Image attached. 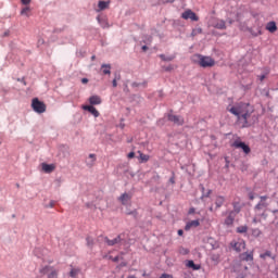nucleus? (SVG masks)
<instances>
[{"label": "nucleus", "mask_w": 278, "mask_h": 278, "mask_svg": "<svg viewBox=\"0 0 278 278\" xmlns=\"http://www.w3.org/2000/svg\"><path fill=\"white\" fill-rule=\"evenodd\" d=\"M228 112L237 116L239 123L242 124V127H249V118H251V114H253V110L249 103L240 102L233 106H228Z\"/></svg>", "instance_id": "nucleus-1"}, {"label": "nucleus", "mask_w": 278, "mask_h": 278, "mask_svg": "<svg viewBox=\"0 0 278 278\" xmlns=\"http://www.w3.org/2000/svg\"><path fill=\"white\" fill-rule=\"evenodd\" d=\"M192 62L199 64L202 68H212V66L216 65V61L212 56H205L203 54L193 55Z\"/></svg>", "instance_id": "nucleus-2"}, {"label": "nucleus", "mask_w": 278, "mask_h": 278, "mask_svg": "<svg viewBox=\"0 0 278 278\" xmlns=\"http://www.w3.org/2000/svg\"><path fill=\"white\" fill-rule=\"evenodd\" d=\"M31 108L37 114H45L47 112V104L40 101L38 98H34L31 101Z\"/></svg>", "instance_id": "nucleus-3"}, {"label": "nucleus", "mask_w": 278, "mask_h": 278, "mask_svg": "<svg viewBox=\"0 0 278 278\" xmlns=\"http://www.w3.org/2000/svg\"><path fill=\"white\" fill-rule=\"evenodd\" d=\"M266 207H268V203L258 202L254 206V212H255L256 216H263V218L266 219Z\"/></svg>", "instance_id": "nucleus-4"}, {"label": "nucleus", "mask_w": 278, "mask_h": 278, "mask_svg": "<svg viewBox=\"0 0 278 278\" xmlns=\"http://www.w3.org/2000/svg\"><path fill=\"white\" fill-rule=\"evenodd\" d=\"M232 147H235V149H242V151H243V153H245V155H249V153H251V148L247 143H244L240 140L233 141Z\"/></svg>", "instance_id": "nucleus-5"}, {"label": "nucleus", "mask_w": 278, "mask_h": 278, "mask_svg": "<svg viewBox=\"0 0 278 278\" xmlns=\"http://www.w3.org/2000/svg\"><path fill=\"white\" fill-rule=\"evenodd\" d=\"M41 275H47L48 278H58V271L51 266H46L40 270Z\"/></svg>", "instance_id": "nucleus-6"}, {"label": "nucleus", "mask_w": 278, "mask_h": 278, "mask_svg": "<svg viewBox=\"0 0 278 278\" xmlns=\"http://www.w3.org/2000/svg\"><path fill=\"white\" fill-rule=\"evenodd\" d=\"M181 18L185 21H199V16H197V13H194L192 10L188 9L181 14Z\"/></svg>", "instance_id": "nucleus-7"}, {"label": "nucleus", "mask_w": 278, "mask_h": 278, "mask_svg": "<svg viewBox=\"0 0 278 278\" xmlns=\"http://www.w3.org/2000/svg\"><path fill=\"white\" fill-rule=\"evenodd\" d=\"M231 245L233 247L235 251L240 253V251H244L247 248V242H244L242 239H239L238 241H233Z\"/></svg>", "instance_id": "nucleus-8"}, {"label": "nucleus", "mask_w": 278, "mask_h": 278, "mask_svg": "<svg viewBox=\"0 0 278 278\" xmlns=\"http://www.w3.org/2000/svg\"><path fill=\"white\" fill-rule=\"evenodd\" d=\"M168 121H170V123H173L174 125H184L185 123L184 117L173 114L168 115Z\"/></svg>", "instance_id": "nucleus-9"}, {"label": "nucleus", "mask_w": 278, "mask_h": 278, "mask_svg": "<svg viewBox=\"0 0 278 278\" xmlns=\"http://www.w3.org/2000/svg\"><path fill=\"white\" fill-rule=\"evenodd\" d=\"M110 3L111 1H103V0H100L98 2V10L97 12H103V10H109L110 9Z\"/></svg>", "instance_id": "nucleus-10"}, {"label": "nucleus", "mask_w": 278, "mask_h": 278, "mask_svg": "<svg viewBox=\"0 0 278 278\" xmlns=\"http://www.w3.org/2000/svg\"><path fill=\"white\" fill-rule=\"evenodd\" d=\"M199 225H201V222H199V219L191 220L186 224L185 231H190V229L197 228L199 227Z\"/></svg>", "instance_id": "nucleus-11"}, {"label": "nucleus", "mask_w": 278, "mask_h": 278, "mask_svg": "<svg viewBox=\"0 0 278 278\" xmlns=\"http://www.w3.org/2000/svg\"><path fill=\"white\" fill-rule=\"evenodd\" d=\"M83 110L90 112V114H92L96 118H99V111L97 110V108L92 105H85L83 106Z\"/></svg>", "instance_id": "nucleus-12"}, {"label": "nucleus", "mask_w": 278, "mask_h": 278, "mask_svg": "<svg viewBox=\"0 0 278 278\" xmlns=\"http://www.w3.org/2000/svg\"><path fill=\"white\" fill-rule=\"evenodd\" d=\"M233 220H236V213L235 212H230L228 214V216L225 219V225H227L228 227H231V225H233Z\"/></svg>", "instance_id": "nucleus-13"}, {"label": "nucleus", "mask_w": 278, "mask_h": 278, "mask_svg": "<svg viewBox=\"0 0 278 278\" xmlns=\"http://www.w3.org/2000/svg\"><path fill=\"white\" fill-rule=\"evenodd\" d=\"M41 168H42L43 173L49 174V173H53V170H55V165L54 164L42 163Z\"/></svg>", "instance_id": "nucleus-14"}, {"label": "nucleus", "mask_w": 278, "mask_h": 278, "mask_svg": "<svg viewBox=\"0 0 278 278\" xmlns=\"http://www.w3.org/2000/svg\"><path fill=\"white\" fill-rule=\"evenodd\" d=\"M240 260H242L243 262H253V252H244L240 254Z\"/></svg>", "instance_id": "nucleus-15"}, {"label": "nucleus", "mask_w": 278, "mask_h": 278, "mask_svg": "<svg viewBox=\"0 0 278 278\" xmlns=\"http://www.w3.org/2000/svg\"><path fill=\"white\" fill-rule=\"evenodd\" d=\"M90 105H101V97L99 96H91L89 98Z\"/></svg>", "instance_id": "nucleus-16"}, {"label": "nucleus", "mask_w": 278, "mask_h": 278, "mask_svg": "<svg viewBox=\"0 0 278 278\" xmlns=\"http://www.w3.org/2000/svg\"><path fill=\"white\" fill-rule=\"evenodd\" d=\"M266 29H267V31H269L270 34H275V31H277V23H275V22H269V23H267Z\"/></svg>", "instance_id": "nucleus-17"}, {"label": "nucleus", "mask_w": 278, "mask_h": 278, "mask_svg": "<svg viewBox=\"0 0 278 278\" xmlns=\"http://www.w3.org/2000/svg\"><path fill=\"white\" fill-rule=\"evenodd\" d=\"M216 29H227V25L224 20H217L214 24Z\"/></svg>", "instance_id": "nucleus-18"}, {"label": "nucleus", "mask_w": 278, "mask_h": 278, "mask_svg": "<svg viewBox=\"0 0 278 278\" xmlns=\"http://www.w3.org/2000/svg\"><path fill=\"white\" fill-rule=\"evenodd\" d=\"M119 201H121L122 205H127V202L131 201V195H129L128 193H123L119 197Z\"/></svg>", "instance_id": "nucleus-19"}, {"label": "nucleus", "mask_w": 278, "mask_h": 278, "mask_svg": "<svg viewBox=\"0 0 278 278\" xmlns=\"http://www.w3.org/2000/svg\"><path fill=\"white\" fill-rule=\"evenodd\" d=\"M105 242L109 247H114V244H118L121 242V236H117L115 239L110 240L109 238H105Z\"/></svg>", "instance_id": "nucleus-20"}, {"label": "nucleus", "mask_w": 278, "mask_h": 278, "mask_svg": "<svg viewBox=\"0 0 278 278\" xmlns=\"http://www.w3.org/2000/svg\"><path fill=\"white\" fill-rule=\"evenodd\" d=\"M137 153L139 154V160L141 163L149 162L150 160L149 154H144L142 153V151H138Z\"/></svg>", "instance_id": "nucleus-21"}, {"label": "nucleus", "mask_w": 278, "mask_h": 278, "mask_svg": "<svg viewBox=\"0 0 278 278\" xmlns=\"http://www.w3.org/2000/svg\"><path fill=\"white\" fill-rule=\"evenodd\" d=\"M225 203V197L218 195L215 200L216 207H223Z\"/></svg>", "instance_id": "nucleus-22"}, {"label": "nucleus", "mask_w": 278, "mask_h": 278, "mask_svg": "<svg viewBox=\"0 0 278 278\" xmlns=\"http://www.w3.org/2000/svg\"><path fill=\"white\" fill-rule=\"evenodd\" d=\"M80 273H81V269H80V268H72V269L70 270V277H72V278H77Z\"/></svg>", "instance_id": "nucleus-23"}, {"label": "nucleus", "mask_w": 278, "mask_h": 278, "mask_svg": "<svg viewBox=\"0 0 278 278\" xmlns=\"http://www.w3.org/2000/svg\"><path fill=\"white\" fill-rule=\"evenodd\" d=\"M101 68L103 70L104 75H111L112 66L110 64H102Z\"/></svg>", "instance_id": "nucleus-24"}, {"label": "nucleus", "mask_w": 278, "mask_h": 278, "mask_svg": "<svg viewBox=\"0 0 278 278\" xmlns=\"http://www.w3.org/2000/svg\"><path fill=\"white\" fill-rule=\"evenodd\" d=\"M188 268H192L193 270H200L201 265L194 264V261H188L187 263Z\"/></svg>", "instance_id": "nucleus-25"}, {"label": "nucleus", "mask_w": 278, "mask_h": 278, "mask_svg": "<svg viewBox=\"0 0 278 278\" xmlns=\"http://www.w3.org/2000/svg\"><path fill=\"white\" fill-rule=\"evenodd\" d=\"M161 60H163V62H173V60H175V56L170 55V56H166L164 54L160 55Z\"/></svg>", "instance_id": "nucleus-26"}, {"label": "nucleus", "mask_w": 278, "mask_h": 278, "mask_svg": "<svg viewBox=\"0 0 278 278\" xmlns=\"http://www.w3.org/2000/svg\"><path fill=\"white\" fill-rule=\"evenodd\" d=\"M249 231V227L247 226H239L237 228V233H247Z\"/></svg>", "instance_id": "nucleus-27"}, {"label": "nucleus", "mask_w": 278, "mask_h": 278, "mask_svg": "<svg viewBox=\"0 0 278 278\" xmlns=\"http://www.w3.org/2000/svg\"><path fill=\"white\" fill-rule=\"evenodd\" d=\"M178 253H179L180 255H188V253H190V250H189L188 248L180 247V248L178 249Z\"/></svg>", "instance_id": "nucleus-28"}, {"label": "nucleus", "mask_w": 278, "mask_h": 278, "mask_svg": "<svg viewBox=\"0 0 278 278\" xmlns=\"http://www.w3.org/2000/svg\"><path fill=\"white\" fill-rule=\"evenodd\" d=\"M262 218H264V216L255 214L253 218V223L254 224L262 223Z\"/></svg>", "instance_id": "nucleus-29"}, {"label": "nucleus", "mask_w": 278, "mask_h": 278, "mask_svg": "<svg viewBox=\"0 0 278 278\" xmlns=\"http://www.w3.org/2000/svg\"><path fill=\"white\" fill-rule=\"evenodd\" d=\"M29 7H25L24 9H22L21 14L24 16H29Z\"/></svg>", "instance_id": "nucleus-30"}, {"label": "nucleus", "mask_w": 278, "mask_h": 278, "mask_svg": "<svg viewBox=\"0 0 278 278\" xmlns=\"http://www.w3.org/2000/svg\"><path fill=\"white\" fill-rule=\"evenodd\" d=\"M252 236H255V238H260V236H262V230L260 229H253L252 230Z\"/></svg>", "instance_id": "nucleus-31"}, {"label": "nucleus", "mask_w": 278, "mask_h": 278, "mask_svg": "<svg viewBox=\"0 0 278 278\" xmlns=\"http://www.w3.org/2000/svg\"><path fill=\"white\" fill-rule=\"evenodd\" d=\"M273 254L270 251H266L265 253L261 254V260H266V257H270Z\"/></svg>", "instance_id": "nucleus-32"}, {"label": "nucleus", "mask_w": 278, "mask_h": 278, "mask_svg": "<svg viewBox=\"0 0 278 278\" xmlns=\"http://www.w3.org/2000/svg\"><path fill=\"white\" fill-rule=\"evenodd\" d=\"M87 245L88 247H92L93 244H94V240L92 239V238H90V237H87Z\"/></svg>", "instance_id": "nucleus-33"}, {"label": "nucleus", "mask_w": 278, "mask_h": 278, "mask_svg": "<svg viewBox=\"0 0 278 278\" xmlns=\"http://www.w3.org/2000/svg\"><path fill=\"white\" fill-rule=\"evenodd\" d=\"M164 71H166V73H170V71H175V65H168L164 67Z\"/></svg>", "instance_id": "nucleus-34"}, {"label": "nucleus", "mask_w": 278, "mask_h": 278, "mask_svg": "<svg viewBox=\"0 0 278 278\" xmlns=\"http://www.w3.org/2000/svg\"><path fill=\"white\" fill-rule=\"evenodd\" d=\"M250 31H251L252 36H255V37L262 36V29H258L257 33H253V30H250Z\"/></svg>", "instance_id": "nucleus-35"}, {"label": "nucleus", "mask_w": 278, "mask_h": 278, "mask_svg": "<svg viewBox=\"0 0 278 278\" xmlns=\"http://www.w3.org/2000/svg\"><path fill=\"white\" fill-rule=\"evenodd\" d=\"M89 157H90V160H92V163H91V166H92V164H94V162H97V155L89 154Z\"/></svg>", "instance_id": "nucleus-36"}, {"label": "nucleus", "mask_w": 278, "mask_h": 278, "mask_svg": "<svg viewBox=\"0 0 278 278\" xmlns=\"http://www.w3.org/2000/svg\"><path fill=\"white\" fill-rule=\"evenodd\" d=\"M21 3L23 5H29V3H31V0H21Z\"/></svg>", "instance_id": "nucleus-37"}, {"label": "nucleus", "mask_w": 278, "mask_h": 278, "mask_svg": "<svg viewBox=\"0 0 278 278\" xmlns=\"http://www.w3.org/2000/svg\"><path fill=\"white\" fill-rule=\"evenodd\" d=\"M268 199L267 195H261V201L260 203H266V200Z\"/></svg>", "instance_id": "nucleus-38"}, {"label": "nucleus", "mask_w": 278, "mask_h": 278, "mask_svg": "<svg viewBox=\"0 0 278 278\" xmlns=\"http://www.w3.org/2000/svg\"><path fill=\"white\" fill-rule=\"evenodd\" d=\"M127 157H128V160H132V157H136V153L129 152Z\"/></svg>", "instance_id": "nucleus-39"}, {"label": "nucleus", "mask_w": 278, "mask_h": 278, "mask_svg": "<svg viewBox=\"0 0 278 278\" xmlns=\"http://www.w3.org/2000/svg\"><path fill=\"white\" fill-rule=\"evenodd\" d=\"M160 278H173L170 274H163Z\"/></svg>", "instance_id": "nucleus-40"}, {"label": "nucleus", "mask_w": 278, "mask_h": 278, "mask_svg": "<svg viewBox=\"0 0 278 278\" xmlns=\"http://www.w3.org/2000/svg\"><path fill=\"white\" fill-rule=\"evenodd\" d=\"M17 81H21V84L27 86V81H25V78H18Z\"/></svg>", "instance_id": "nucleus-41"}, {"label": "nucleus", "mask_w": 278, "mask_h": 278, "mask_svg": "<svg viewBox=\"0 0 278 278\" xmlns=\"http://www.w3.org/2000/svg\"><path fill=\"white\" fill-rule=\"evenodd\" d=\"M249 199H250V201H253V199H255V195H254L253 192H250V193H249Z\"/></svg>", "instance_id": "nucleus-42"}, {"label": "nucleus", "mask_w": 278, "mask_h": 278, "mask_svg": "<svg viewBox=\"0 0 278 278\" xmlns=\"http://www.w3.org/2000/svg\"><path fill=\"white\" fill-rule=\"evenodd\" d=\"M231 212H233L235 215H236V214H240V208H238V207L235 206V211H231Z\"/></svg>", "instance_id": "nucleus-43"}, {"label": "nucleus", "mask_w": 278, "mask_h": 278, "mask_svg": "<svg viewBox=\"0 0 278 278\" xmlns=\"http://www.w3.org/2000/svg\"><path fill=\"white\" fill-rule=\"evenodd\" d=\"M258 78H260V81H264V79H266V75H261L258 76Z\"/></svg>", "instance_id": "nucleus-44"}, {"label": "nucleus", "mask_w": 278, "mask_h": 278, "mask_svg": "<svg viewBox=\"0 0 278 278\" xmlns=\"http://www.w3.org/2000/svg\"><path fill=\"white\" fill-rule=\"evenodd\" d=\"M110 260H113V262H118V256H115L112 258V256H110Z\"/></svg>", "instance_id": "nucleus-45"}, {"label": "nucleus", "mask_w": 278, "mask_h": 278, "mask_svg": "<svg viewBox=\"0 0 278 278\" xmlns=\"http://www.w3.org/2000/svg\"><path fill=\"white\" fill-rule=\"evenodd\" d=\"M81 84H88V78H83Z\"/></svg>", "instance_id": "nucleus-46"}, {"label": "nucleus", "mask_w": 278, "mask_h": 278, "mask_svg": "<svg viewBox=\"0 0 278 278\" xmlns=\"http://www.w3.org/2000/svg\"><path fill=\"white\" fill-rule=\"evenodd\" d=\"M118 84L116 83V79L113 80V88H116Z\"/></svg>", "instance_id": "nucleus-47"}, {"label": "nucleus", "mask_w": 278, "mask_h": 278, "mask_svg": "<svg viewBox=\"0 0 278 278\" xmlns=\"http://www.w3.org/2000/svg\"><path fill=\"white\" fill-rule=\"evenodd\" d=\"M142 51H148L149 50V47H147V46H142Z\"/></svg>", "instance_id": "nucleus-48"}, {"label": "nucleus", "mask_w": 278, "mask_h": 278, "mask_svg": "<svg viewBox=\"0 0 278 278\" xmlns=\"http://www.w3.org/2000/svg\"><path fill=\"white\" fill-rule=\"evenodd\" d=\"M178 236H184V230L182 229L178 230Z\"/></svg>", "instance_id": "nucleus-49"}, {"label": "nucleus", "mask_w": 278, "mask_h": 278, "mask_svg": "<svg viewBox=\"0 0 278 278\" xmlns=\"http://www.w3.org/2000/svg\"><path fill=\"white\" fill-rule=\"evenodd\" d=\"M189 214H194V208H190Z\"/></svg>", "instance_id": "nucleus-50"}, {"label": "nucleus", "mask_w": 278, "mask_h": 278, "mask_svg": "<svg viewBox=\"0 0 278 278\" xmlns=\"http://www.w3.org/2000/svg\"><path fill=\"white\" fill-rule=\"evenodd\" d=\"M170 182H172V184H175V179L170 178Z\"/></svg>", "instance_id": "nucleus-51"}, {"label": "nucleus", "mask_w": 278, "mask_h": 278, "mask_svg": "<svg viewBox=\"0 0 278 278\" xmlns=\"http://www.w3.org/2000/svg\"><path fill=\"white\" fill-rule=\"evenodd\" d=\"M96 59V56L93 55V56H91V60H94Z\"/></svg>", "instance_id": "nucleus-52"}, {"label": "nucleus", "mask_w": 278, "mask_h": 278, "mask_svg": "<svg viewBox=\"0 0 278 278\" xmlns=\"http://www.w3.org/2000/svg\"><path fill=\"white\" fill-rule=\"evenodd\" d=\"M212 210H213V208L211 207L210 211L212 212Z\"/></svg>", "instance_id": "nucleus-53"}]
</instances>
